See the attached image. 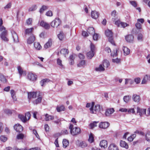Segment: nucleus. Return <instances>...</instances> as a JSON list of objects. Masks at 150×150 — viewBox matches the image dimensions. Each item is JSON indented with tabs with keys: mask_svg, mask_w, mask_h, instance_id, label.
<instances>
[{
	"mask_svg": "<svg viewBox=\"0 0 150 150\" xmlns=\"http://www.w3.org/2000/svg\"><path fill=\"white\" fill-rule=\"evenodd\" d=\"M0 31L1 32L0 35V37L1 39L5 42H8V39L7 37L8 32L6 30V28L2 26L0 28Z\"/></svg>",
	"mask_w": 150,
	"mask_h": 150,
	"instance_id": "obj_1",
	"label": "nucleus"
},
{
	"mask_svg": "<svg viewBox=\"0 0 150 150\" xmlns=\"http://www.w3.org/2000/svg\"><path fill=\"white\" fill-rule=\"evenodd\" d=\"M105 35L109 37L108 40L112 45H115L113 38L112 36L113 33L111 30L108 29L105 31Z\"/></svg>",
	"mask_w": 150,
	"mask_h": 150,
	"instance_id": "obj_2",
	"label": "nucleus"
},
{
	"mask_svg": "<svg viewBox=\"0 0 150 150\" xmlns=\"http://www.w3.org/2000/svg\"><path fill=\"white\" fill-rule=\"evenodd\" d=\"M94 103H92L91 107L90 108L91 113L96 114L97 112L99 110L100 106L99 105H97L94 107Z\"/></svg>",
	"mask_w": 150,
	"mask_h": 150,
	"instance_id": "obj_3",
	"label": "nucleus"
},
{
	"mask_svg": "<svg viewBox=\"0 0 150 150\" xmlns=\"http://www.w3.org/2000/svg\"><path fill=\"white\" fill-rule=\"evenodd\" d=\"M40 96L39 93L38 92H33L28 93V97L29 99L32 98H35Z\"/></svg>",
	"mask_w": 150,
	"mask_h": 150,
	"instance_id": "obj_4",
	"label": "nucleus"
},
{
	"mask_svg": "<svg viewBox=\"0 0 150 150\" xmlns=\"http://www.w3.org/2000/svg\"><path fill=\"white\" fill-rule=\"evenodd\" d=\"M81 130L79 127H76L73 128L72 130H70L71 133L73 136L76 135L80 133Z\"/></svg>",
	"mask_w": 150,
	"mask_h": 150,
	"instance_id": "obj_5",
	"label": "nucleus"
},
{
	"mask_svg": "<svg viewBox=\"0 0 150 150\" xmlns=\"http://www.w3.org/2000/svg\"><path fill=\"white\" fill-rule=\"evenodd\" d=\"M115 24L118 27L125 28L128 26L129 25L125 23L120 22V21H117L115 22Z\"/></svg>",
	"mask_w": 150,
	"mask_h": 150,
	"instance_id": "obj_6",
	"label": "nucleus"
},
{
	"mask_svg": "<svg viewBox=\"0 0 150 150\" xmlns=\"http://www.w3.org/2000/svg\"><path fill=\"white\" fill-rule=\"evenodd\" d=\"M110 125V123L107 122H101L99 125V127L100 128L106 129Z\"/></svg>",
	"mask_w": 150,
	"mask_h": 150,
	"instance_id": "obj_7",
	"label": "nucleus"
},
{
	"mask_svg": "<svg viewBox=\"0 0 150 150\" xmlns=\"http://www.w3.org/2000/svg\"><path fill=\"white\" fill-rule=\"evenodd\" d=\"M114 111V109L112 108L108 109L105 111V115L106 116H110Z\"/></svg>",
	"mask_w": 150,
	"mask_h": 150,
	"instance_id": "obj_8",
	"label": "nucleus"
},
{
	"mask_svg": "<svg viewBox=\"0 0 150 150\" xmlns=\"http://www.w3.org/2000/svg\"><path fill=\"white\" fill-rule=\"evenodd\" d=\"M137 113H139L140 116L142 115L146 114V109L140 108L138 107H137Z\"/></svg>",
	"mask_w": 150,
	"mask_h": 150,
	"instance_id": "obj_9",
	"label": "nucleus"
},
{
	"mask_svg": "<svg viewBox=\"0 0 150 150\" xmlns=\"http://www.w3.org/2000/svg\"><path fill=\"white\" fill-rule=\"evenodd\" d=\"M77 145L81 148H84L87 146V143L84 141H82L80 142L79 141L76 142Z\"/></svg>",
	"mask_w": 150,
	"mask_h": 150,
	"instance_id": "obj_10",
	"label": "nucleus"
},
{
	"mask_svg": "<svg viewBox=\"0 0 150 150\" xmlns=\"http://www.w3.org/2000/svg\"><path fill=\"white\" fill-rule=\"evenodd\" d=\"M14 128L17 132H21L23 130L22 126L19 124H17L14 126Z\"/></svg>",
	"mask_w": 150,
	"mask_h": 150,
	"instance_id": "obj_11",
	"label": "nucleus"
},
{
	"mask_svg": "<svg viewBox=\"0 0 150 150\" xmlns=\"http://www.w3.org/2000/svg\"><path fill=\"white\" fill-rule=\"evenodd\" d=\"M28 77L29 79L32 81H35L37 79L36 75L32 73H29L28 74Z\"/></svg>",
	"mask_w": 150,
	"mask_h": 150,
	"instance_id": "obj_12",
	"label": "nucleus"
},
{
	"mask_svg": "<svg viewBox=\"0 0 150 150\" xmlns=\"http://www.w3.org/2000/svg\"><path fill=\"white\" fill-rule=\"evenodd\" d=\"M35 40V37L33 35H32L27 39V42L28 44H32Z\"/></svg>",
	"mask_w": 150,
	"mask_h": 150,
	"instance_id": "obj_13",
	"label": "nucleus"
},
{
	"mask_svg": "<svg viewBox=\"0 0 150 150\" xmlns=\"http://www.w3.org/2000/svg\"><path fill=\"white\" fill-rule=\"evenodd\" d=\"M40 25L43 27L45 29H49L50 28L49 24L43 21H42L40 22Z\"/></svg>",
	"mask_w": 150,
	"mask_h": 150,
	"instance_id": "obj_14",
	"label": "nucleus"
},
{
	"mask_svg": "<svg viewBox=\"0 0 150 150\" xmlns=\"http://www.w3.org/2000/svg\"><path fill=\"white\" fill-rule=\"evenodd\" d=\"M150 80V76L148 75H146L143 79L142 82V84H144L146 83L148 81Z\"/></svg>",
	"mask_w": 150,
	"mask_h": 150,
	"instance_id": "obj_15",
	"label": "nucleus"
},
{
	"mask_svg": "<svg viewBox=\"0 0 150 150\" xmlns=\"http://www.w3.org/2000/svg\"><path fill=\"white\" fill-rule=\"evenodd\" d=\"M99 14L96 11H92L91 13V17L94 19H96L98 17Z\"/></svg>",
	"mask_w": 150,
	"mask_h": 150,
	"instance_id": "obj_16",
	"label": "nucleus"
},
{
	"mask_svg": "<svg viewBox=\"0 0 150 150\" xmlns=\"http://www.w3.org/2000/svg\"><path fill=\"white\" fill-rule=\"evenodd\" d=\"M109 150H119L117 146L114 144H111L108 147Z\"/></svg>",
	"mask_w": 150,
	"mask_h": 150,
	"instance_id": "obj_17",
	"label": "nucleus"
},
{
	"mask_svg": "<svg viewBox=\"0 0 150 150\" xmlns=\"http://www.w3.org/2000/svg\"><path fill=\"white\" fill-rule=\"evenodd\" d=\"M13 38V39L14 41L16 42H18V35L14 31L11 32Z\"/></svg>",
	"mask_w": 150,
	"mask_h": 150,
	"instance_id": "obj_18",
	"label": "nucleus"
},
{
	"mask_svg": "<svg viewBox=\"0 0 150 150\" xmlns=\"http://www.w3.org/2000/svg\"><path fill=\"white\" fill-rule=\"evenodd\" d=\"M134 37L133 35H129L125 37L126 40L129 42H132L134 40Z\"/></svg>",
	"mask_w": 150,
	"mask_h": 150,
	"instance_id": "obj_19",
	"label": "nucleus"
},
{
	"mask_svg": "<svg viewBox=\"0 0 150 150\" xmlns=\"http://www.w3.org/2000/svg\"><path fill=\"white\" fill-rule=\"evenodd\" d=\"M100 145L102 147L105 148L107 146V141L105 140H102L100 143Z\"/></svg>",
	"mask_w": 150,
	"mask_h": 150,
	"instance_id": "obj_20",
	"label": "nucleus"
},
{
	"mask_svg": "<svg viewBox=\"0 0 150 150\" xmlns=\"http://www.w3.org/2000/svg\"><path fill=\"white\" fill-rule=\"evenodd\" d=\"M18 69L20 76L22 75L23 76H25L26 75V72L25 71H23L22 68L20 66L18 67Z\"/></svg>",
	"mask_w": 150,
	"mask_h": 150,
	"instance_id": "obj_21",
	"label": "nucleus"
},
{
	"mask_svg": "<svg viewBox=\"0 0 150 150\" xmlns=\"http://www.w3.org/2000/svg\"><path fill=\"white\" fill-rule=\"evenodd\" d=\"M102 64L104 68H107L110 65V63L108 60H105L103 61Z\"/></svg>",
	"mask_w": 150,
	"mask_h": 150,
	"instance_id": "obj_22",
	"label": "nucleus"
},
{
	"mask_svg": "<svg viewBox=\"0 0 150 150\" xmlns=\"http://www.w3.org/2000/svg\"><path fill=\"white\" fill-rule=\"evenodd\" d=\"M132 99L134 101L136 102H138L140 100L139 96L136 94L133 95Z\"/></svg>",
	"mask_w": 150,
	"mask_h": 150,
	"instance_id": "obj_23",
	"label": "nucleus"
},
{
	"mask_svg": "<svg viewBox=\"0 0 150 150\" xmlns=\"http://www.w3.org/2000/svg\"><path fill=\"white\" fill-rule=\"evenodd\" d=\"M57 64L60 68L63 69L64 68V66L62 64V61L59 58L57 60Z\"/></svg>",
	"mask_w": 150,
	"mask_h": 150,
	"instance_id": "obj_24",
	"label": "nucleus"
},
{
	"mask_svg": "<svg viewBox=\"0 0 150 150\" xmlns=\"http://www.w3.org/2000/svg\"><path fill=\"white\" fill-rule=\"evenodd\" d=\"M45 120L46 121H48L50 120H52L53 119L54 117L53 116L49 115L47 114H46L45 115Z\"/></svg>",
	"mask_w": 150,
	"mask_h": 150,
	"instance_id": "obj_25",
	"label": "nucleus"
},
{
	"mask_svg": "<svg viewBox=\"0 0 150 150\" xmlns=\"http://www.w3.org/2000/svg\"><path fill=\"white\" fill-rule=\"evenodd\" d=\"M105 68L103 66L102 64L99 65L98 67H96L95 68V70L97 71H103L105 70Z\"/></svg>",
	"mask_w": 150,
	"mask_h": 150,
	"instance_id": "obj_26",
	"label": "nucleus"
},
{
	"mask_svg": "<svg viewBox=\"0 0 150 150\" xmlns=\"http://www.w3.org/2000/svg\"><path fill=\"white\" fill-rule=\"evenodd\" d=\"M123 50L125 55H127L129 54L130 50L127 47H123Z\"/></svg>",
	"mask_w": 150,
	"mask_h": 150,
	"instance_id": "obj_27",
	"label": "nucleus"
},
{
	"mask_svg": "<svg viewBox=\"0 0 150 150\" xmlns=\"http://www.w3.org/2000/svg\"><path fill=\"white\" fill-rule=\"evenodd\" d=\"M120 145L121 147H125L126 149H128V146L127 143L124 141H121L120 143Z\"/></svg>",
	"mask_w": 150,
	"mask_h": 150,
	"instance_id": "obj_28",
	"label": "nucleus"
},
{
	"mask_svg": "<svg viewBox=\"0 0 150 150\" xmlns=\"http://www.w3.org/2000/svg\"><path fill=\"white\" fill-rule=\"evenodd\" d=\"M34 45L35 49L38 50H40L42 48V47L39 42H35L34 43Z\"/></svg>",
	"mask_w": 150,
	"mask_h": 150,
	"instance_id": "obj_29",
	"label": "nucleus"
},
{
	"mask_svg": "<svg viewBox=\"0 0 150 150\" xmlns=\"http://www.w3.org/2000/svg\"><path fill=\"white\" fill-rule=\"evenodd\" d=\"M60 53L63 54L65 56L66 54H68L69 53V51L67 49L65 48H63L62 49L60 52Z\"/></svg>",
	"mask_w": 150,
	"mask_h": 150,
	"instance_id": "obj_30",
	"label": "nucleus"
},
{
	"mask_svg": "<svg viewBox=\"0 0 150 150\" xmlns=\"http://www.w3.org/2000/svg\"><path fill=\"white\" fill-rule=\"evenodd\" d=\"M87 32L90 35H93L95 33V31L93 28L91 27L87 30Z\"/></svg>",
	"mask_w": 150,
	"mask_h": 150,
	"instance_id": "obj_31",
	"label": "nucleus"
},
{
	"mask_svg": "<svg viewBox=\"0 0 150 150\" xmlns=\"http://www.w3.org/2000/svg\"><path fill=\"white\" fill-rule=\"evenodd\" d=\"M49 7L47 6L43 5L40 8L39 12L40 13H42L44 11L48 9Z\"/></svg>",
	"mask_w": 150,
	"mask_h": 150,
	"instance_id": "obj_32",
	"label": "nucleus"
},
{
	"mask_svg": "<svg viewBox=\"0 0 150 150\" xmlns=\"http://www.w3.org/2000/svg\"><path fill=\"white\" fill-rule=\"evenodd\" d=\"M52 40H49L47 42L44 46V47L47 49L51 47L52 45Z\"/></svg>",
	"mask_w": 150,
	"mask_h": 150,
	"instance_id": "obj_33",
	"label": "nucleus"
},
{
	"mask_svg": "<svg viewBox=\"0 0 150 150\" xmlns=\"http://www.w3.org/2000/svg\"><path fill=\"white\" fill-rule=\"evenodd\" d=\"M87 56L90 59H91L94 55V52L92 51H90L87 53Z\"/></svg>",
	"mask_w": 150,
	"mask_h": 150,
	"instance_id": "obj_34",
	"label": "nucleus"
},
{
	"mask_svg": "<svg viewBox=\"0 0 150 150\" xmlns=\"http://www.w3.org/2000/svg\"><path fill=\"white\" fill-rule=\"evenodd\" d=\"M63 146L64 148H66L69 144V142L68 140L66 139H64L62 142Z\"/></svg>",
	"mask_w": 150,
	"mask_h": 150,
	"instance_id": "obj_35",
	"label": "nucleus"
},
{
	"mask_svg": "<svg viewBox=\"0 0 150 150\" xmlns=\"http://www.w3.org/2000/svg\"><path fill=\"white\" fill-rule=\"evenodd\" d=\"M0 80L4 83H6L7 81L5 76L1 74H0Z\"/></svg>",
	"mask_w": 150,
	"mask_h": 150,
	"instance_id": "obj_36",
	"label": "nucleus"
},
{
	"mask_svg": "<svg viewBox=\"0 0 150 150\" xmlns=\"http://www.w3.org/2000/svg\"><path fill=\"white\" fill-rule=\"evenodd\" d=\"M58 37L60 40H62L63 39L64 37V35L63 32L61 31L60 32L59 34L58 35Z\"/></svg>",
	"mask_w": 150,
	"mask_h": 150,
	"instance_id": "obj_37",
	"label": "nucleus"
},
{
	"mask_svg": "<svg viewBox=\"0 0 150 150\" xmlns=\"http://www.w3.org/2000/svg\"><path fill=\"white\" fill-rule=\"evenodd\" d=\"M145 139L147 141L150 142V131L147 132L145 135Z\"/></svg>",
	"mask_w": 150,
	"mask_h": 150,
	"instance_id": "obj_38",
	"label": "nucleus"
},
{
	"mask_svg": "<svg viewBox=\"0 0 150 150\" xmlns=\"http://www.w3.org/2000/svg\"><path fill=\"white\" fill-rule=\"evenodd\" d=\"M42 100V97H39L37 99L33 101V103L34 104L37 105L41 102Z\"/></svg>",
	"mask_w": 150,
	"mask_h": 150,
	"instance_id": "obj_39",
	"label": "nucleus"
},
{
	"mask_svg": "<svg viewBox=\"0 0 150 150\" xmlns=\"http://www.w3.org/2000/svg\"><path fill=\"white\" fill-rule=\"evenodd\" d=\"M18 118L23 122H26L27 120L25 118V116L22 115H18Z\"/></svg>",
	"mask_w": 150,
	"mask_h": 150,
	"instance_id": "obj_40",
	"label": "nucleus"
},
{
	"mask_svg": "<svg viewBox=\"0 0 150 150\" xmlns=\"http://www.w3.org/2000/svg\"><path fill=\"white\" fill-rule=\"evenodd\" d=\"M64 107L63 105H61L60 106H57V110L58 112H60L62 111H64Z\"/></svg>",
	"mask_w": 150,
	"mask_h": 150,
	"instance_id": "obj_41",
	"label": "nucleus"
},
{
	"mask_svg": "<svg viewBox=\"0 0 150 150\" xmlns=\"http://www.w3.org/2000/svg\"><path fill=\"white\" fill-rule=\"evenodd\" d=\"M37 8V6L36 5H34L31 6L28 9L29 11H32L36 10Z\"/></svg>",
	"mask_w": 150,
	"mask_h": 150,
	"instance_id": "obj_42",
	"label": "nucleus"
},
{
	"mask_svg": "<svg viewBox=\"0 0 150 150\" xmlns=\"http://www.w3.org/2000/svg\"><path fill=\"white\" fill-rule=\"evenodd\" d=\"M85 64V61L83 60L80 62L79 63L77 64L78 67H84Z\"/></svg>",
	"mask_w": 150,
	"mask_h": 150,
	"instance_id": "obj_43",
	"label": "nucleus"
},
{
	"mask_svg": "<svg viewBox=\"0 0 150 150\" xmlns=\"http://www.w3.org/2000/svg\"><path fill=\"white\" fill-rule=\"evenodd\" d=\"M88 141L89 142L91 143L93 142L94 141V137L93 136V134L92 133H91L89 136V138L88 139Z\"/></svg>",
	"mask_w": 150,
	"mask_h": 150,
	"instance_id": "obj_44",
	"label": "nucleus"
},
{
	"mask_svg": "<svg viewBox=\"0 0 150 150\" xmlns=\"http://www.w3.org/2000/svg\"><path fill=\"white\" fill-rule=\"evenodd\" d=\"M49 81V79H44L40 81V83L41 86H43V85L46 83L48 82Z\"/></svg>",
	"mask_w": 150,
	"mask_h": 150,
	"instance_id": "obj_45",
	"label": "nucleus"
},
{
	"mask_svg": "<svg viewBox=\"0 0 150 150\" xmlns=\"http://www.w3.org/2000/svg\"><path fill=\"white\" fill-rule=\"evenodd\" d=\"M0 139L1 141L5 142L7 141V138L4 135H1L0 137Z\"/></svg>",
	"mask_w": 150,
	"mask_h": 150,
	"instance_id": "obj_46",
	"label": "nucleus"
},
{
	"mask_svg": "<svg viewBox=\"0 0 150 150\" xmlns=\"http://www.w3.org/2000/svg\"><path fill=\"white\" fill-rule=\"evenodd\" d=\"M136 136V135L135 134H133L131 135L128 138V140L129 142H132L133 141L134 138Z\"/></svg>",
	"mask_w": 150,
	"mask_h": 150,
	"instance_id": "obj_47",
	"label": "nucleus"
},
{
	"mask_svg": "<svg viewBox=\"0 0 150 150\" xmlns=\"http://www.w3.org/2000/svg\"><path fill=\"white\" fill-rule=\"evenodd\" d=\"M130 100V97L129 96H125L124 97L123 100L126 103H127Z\"/></svg>",
	"mask_w": 150,
	"mask_h": 150,
	"instance_id": "obj_48",
	"label": "nucleus"
},
{
	"mask_svg": "<svg viewBox=\"0 0 150 150\" xmlns=\"http://www.w3.org/2000/svg\"><path fill=\"white\" fill-rule=\"evenodd\" d=\"M24 137V135L20 133L18 134L17 136V138L18 139H23Z\"/></svg>",
	"mask_w": 150,
	"mask_h": 150,
	"instance_id": "obj_49",
	"label": "nucleus"
},
{
	"mask_svg": "<svg viewBox=\"0 0 150 150\" xmlns=\"http://www.w3.org/2000/svg\"><path fill=\"white\" fill-rule=\"evenodd\" d=\"M33 29V28L26 29L25 30V34H29V33H31Z\"/></svg>",
	"mask_w": 150,
	"mask_h": 150,
	"instance_id": "obj_50",
	"label": "nucleus"
},
{
	"mask_svg": "<svg viewBox=\"0 0 150 150\" xmlns=\"http://www.w3.org/2000/svg\"><path fill=\"white\" fill-rule=\"evenodd\" d=\"M30 116L31 115L29 112H28L25 113V117L27 120L30 119Z\"/></svg>",
	"mask_w": 150,
	"mask_h": 150,
	"instance_id": "obj_51",
	"label": "nucleus"
},
{
	"mask_svg": "<svg viewBox=\"0 0 150 150\" xmlns=\"http://www.w3.org/2000/svg\"><path fill=\"white\" fill-rule=\"evenodd\" d=\"M70 59V64L71 65H72L74 64V57L72 55H71L69 57Z\"/></svg>",
	"mask_w": 150,
	"mask_h": 150,
	"instance_id": "obj_52",
	"label": "nucleus"
},
{
	"mask_svg": "<svg viewBox=\"0 0 150 150\" xmlns=\"http://www.w3.org/2000/svg\"><path fill=\"white\" fill-rule=\"evenodd\" d=\"M55 21V26L57 27L59 25L60 23V20L58 18H56Z\"/></svg>",
	"mask_w": 150,
	"mask_h": 150,
	"instance_id": "obj_53",
	"label": "nucleus"
},
{
	"mask_svg": "<svg viewBox=\"0 0 150 150\" xmlns=\"http://www.w3.org/2000/svg\"><path fill=\"white\" fill-rule=\"evenodd\" d=\"M98 123V122H96L95 121L93 123H91L90 124V127L91 129L93 128V125H94L95 127H96L97 126V123Z\"/></svg>",
	"mask_w": 150,
	"mask_h": 150,
	"instance_id": "obj_54",
	"label": "nucleus"
},
{
	"mask_svg": "<svg viewBox=\"0 0 150 150\" xmlns=\"http://www.w3.org/2000/svg\"><path fill=\"white\" fill-rule=\"evenodd\" d=\"M127 111L129 113H132L133 114L135 113V111L134 108H129L127 110Z\"/></svg>",
	"mask_w": 150,
	"mask_h": 150,
	"instance_id": "obj_55",
	"label": "nucleus"
},
{
	"mask_svg": "<svg viewBox=\"0 0 150 150\" xmlns=\"http://www.w3.org/2000/svg\"><path fill=\"white\" fill-rule=\"evenodd\" d=\"M93 35V39L94 40H98V35L97 33H94Z\"/></svg>",
	"mask_w": 150,
	"mask_h": 150,
	"instance_id": "obj_56",
	"label": "nucleus"
},
{
	"mask_svg": "<svg viewBox=\"0 0 150 150\" xmlns=\"http://www.w3.org/2000/svg\"><path fill=\"white\" fill-rule=\"evenodd\" d=\"M46 15L47 16H52V12L50 11H49L46 12Z\"/></svg>",
	"mask_w": 150,
	"mask_h": 150,
	"instance_id": "obj_57",
	"label": "nucleus"
},
{
	"mask_svg": "<svg viewBox=\"0 0 150 150\" xmlns=\"http://www.w3.org/2000/svg\"><path fill=\"white\" fill-rule=\"evenodd\" d=\"M33 132L36 137L38 139H39V136L36 130L35 129H33Z\"/></svg>",
	"mask_w": 150,
	"mask_h": 150,
	"instance_id": "obj_58",
	"label": "nucleus"
},
{
	"mask_svg": "<svg viewBox=\"0 0 150 150\" xmlns=\"http://www.w3.org/2000/svg\"><path fill=\"white\" fill-rule=\"evenodd\" d=\"M135 26L136 28L138 29H141L142 28L141 25L139 22H137L135 24Z\"/></svg>",
	"mask_w": 150,
	"mask_h": 150,
	"instance_id": "obj_59",
	"label": "nucleus"
},
{
	"mask_svg": "<svg viewBox=\"0 0 150 150\" xmlns=\"http://www.w3.org/2000/svg\"><path fill=\"white\" fill-rule=\"evenodd\" d=\"M5 113L7 114H11L12 113V111L8 109H5L4 110Z\"/></svg>",
	"mask_w": 150,
	"mask_h": 150,
	"instance_id": "obj_60",
	"label": "nucleus"
},
{
	"mask_svg": "<svg viewBox=\"0 0 150 150\" xmlns=\"http://www.w3.org/2000/svg\"><path fill=\"white\" fill-rule=\"evenodd\" d=\"M143 35L142 34H139L137 37L138 40L142 41V40Z\"/></svg>",
	"mask_w": 150,
	"mask_h": 150,
	"instance_id": "obj_61",
	"label": "nucleus"
},
{
	"mask_svg": "<svg viewBox=\"0 0 150 150\" xmlns=\"http://www.w3.org/2000/svg\"><path fill=\"white\" fill-rule=\"evenodd\" d=\"M11 3H8L4 7V9L9 8H11Z\"/></svg>",
	"mask_w": 150,
	"mask_h": 150,
	"instance_id": "obj_62",
	"label": "nucleus"
},
{
	"mask_svg": "<svg viewBox=\"0 0 150 150\" xmlns=\"http://www.w3.org/2000/svg\"><path fill=\"white\" fill-rule=\"evenodd\" d=\"M134 81L136 83L138 84L140 82V79L139 78H136L134 79Z\"/></svg>",
	"mask_w": 150,
	"mask_h": 150,
	"instance_id": "obj_63",
	"label": "nucleus"
},
{
	"mask_svg": "<svg viewBox=\"0 0 150 150\" xmlns=\"http://www.w3.org/2000/svg\"><path fill=\"white\" fill-rule=\"evenodd\" d=\"M112 61L114 62H115L118 63L120 62V59L118 58H117L116 59H112Z\"/></svg>",
	"mask_w": 150,
	"mask_h": 150,
	"instance_id": "obj_64",
	"label": "nucleus"
}]
</instances>
